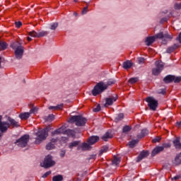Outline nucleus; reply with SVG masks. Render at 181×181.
Here are the masks:
<instances>
[{
    "label": "nucleus",
    "instance_id": "f257e3e1",
    "mask_svg": "<svg viewBox=\"0 0 181 181\" xmlns=\"http://www.w3.org/2000/svg\"><path fill=\"white\" fill-rule=\"evenodd\" d=\"M112 84H115V81L114 79H109L107 83L104 82L98 83L92 90L93 95H98V94H101L108 88V86H112Z\"/></svg>",
    "mask_w": 181,
    "mask_h": 181
},
{
    "label": "nucleus",
    "instance_id": "7c9ffc66",
    "mask_svg": "<svg viewBox=\"0 0 181 181\" xmlns=\"http://www.w3.org/2000/svg\"><path fill=\"white\" fill-rule=\"evenodd\" d=\"M6 47H8V44H6V42H5L0 41L1 50H5V49H6Z\"/></svg>",
    "mask_w": 181,
    "mask_h": 181
},
{
    "label": "nucleus",
    "instance_id": "f03ea898",
    "mask_svg": "<svg viewBox=\"0 0 181 181\" xmlns=\"http://www.w3.org/2000/svg\"><path fill=\"white\" fill-rule=\"evenodd\" d=\"M11 47L15 50L16 58L21 60L23 56V47H22V44L19 42H15L11 43Z\"/></svg>",
    "mask_w": 181,
    "mask_h": 181
},
{
    "label": "nucleus",
    "instance_id": "c85d7f7f",
    "mask_svg": "<svg viewBox=\"0 0 181 181\" xmlns=\"http://www.w3.org/2000/svg\"><path fill=\"white\" fill-rule=\"evenodd\" d=\"M62 108H63V104L58 105L57 106H49V110H62Z\"/></svg>",
    "mask_w": 181,
    "mask_h": 181
},
{
    "label": "nucleus",
    "instance_id": "ddd939ff",
    "mask_svg": "<svg viewBox=\"0 0 181 181\" xmlns=\"http://www.w3.org/2000/svg\"><path fill=\"white\" fill-rule=\"evenodd\" d=\"M11 128V124L8 122H0V132L4 133L8 131V129Z\"/></svg>",
    "mask_w": 181,
    "mask_h": 181
},
{
    "label": "nucleus",
    "instance_id": "f704fd0d",
    "mask_svg": "<svg viewBox=\"0 0 181 181\" xmlns=\"http://www.w3.org/2000/svg\"><path fill=\"white\" fill-rule=\"evenodd\" d=\"M29 35L31 36V37H39L38 33L35 32V30L30 32Z\"/></svg>",
    "mask_w": 181,
    "mask_h": 181
},
{
    "label": "nucleus",
    "instance_id": "2eb2a0df",
    "mask_svg": "<svg viewBox=\"0 0 181 181\" xmlns=\"http://www.w3.org/2000/svg\"><path fill=\"white\" fill-rule=\"evenodd\" d=\"M173 144L175 149H181V138L179 136L175 137L173 140Z\"/></svg>",
    "mask_w": 181,
    "mask_h": 181
},
{
    "label": "nucleus",
    "instance_id": "9b49d317",
    "mask_svg": "<svg viewBox=\"0 0 181 181\" xmlns=\"http://www.w3.org/2000/svg\"><path fill=\"white\" fill-rule=\"evenodd\" d=\"M163 80L165 83H172V81H174V83H180L181 78L173 75H168Z\"/></svg>",
    "mask_w": 181,
    "mask_h": 181
},
{
    "label": "nucleus",
    "instance_id": "4468645a",
    "mask_svg": "<svg viewBox=\"0 0 181 181\" xmlns=\"http://www.w3.org/2000/svg\"><path fill=\"white\" fill-rule=\"evenodd\" d=\"M8 124H10V127H12V128H18V127H21V124H19V122L15 120V119L8 117Z\"/></svg>",
    "mask_w": 181,
    "mask_h": 181
},
{
    "label": "nucleus",
    "instance_id": "603ef678",
    "mask_svg": "<svg viewBox=\"0 0 181 181\" xmlns=\"http://www.w3.org/2000/svg\"><path fill=\"white\" fill-rule=\"evenodd\" d=\"M181 176L180 175H176L173 178H172V180H179L180 179Z\"/></svg>",
    "mask_w": 181,
    "mask_h": 181
},
{
    "label": "nucleus",
    "instance_id": "a878e982",
    "mask_svg": "<svg viewBox=\"0 0 181 181\" xmlns=\"http://www.w3.org/2000/svg\"><path fill=\"white\" fill-rule=\"evenodd\" d=\"M175 165H180L181 164V153L176 156L175 158Z\"/></svg>",
    "mask_w": 181,
    "mask_h": 181
},
{
    "label": "nucleus",
    "instance_id": "7ed1b4c3",
    "mask_svg": "<svg viewBox=\"0 0 181 181\" xmlns=\"http://www.w3.org/2000/svg\"><path fill=\"white\" fill-rule=\"evenodd\" d=\"M60 134H64V135H67L68 136H74L76 135V132L71 129L66 130V127L62 126L59 129L52 132V136H56V135H60Z\"/></svg>",
    "mask_w": 181,
    "mask_h": 181
},
{
    "label": "nucleus",
    "instance_id": "6e6552de",
    "mask_svg": "<svg viewBox=\"0 0 181 181\" xmlns=\"http://www.w3.org/2000/svg\"><path fill=\"white\" fill-rule=\"evenodd\" d=\"M28 142H29V135L25 134L21 136L18 140H17L16 144L20 148H25V146H28Z\"/></svg>",
    "mask_w": 181,
    "mask_h": 181
},
{
    "label": "nucleus",
    "instance_id": "dca6fc26",
    "mask_svg": "<svg viewBox=\"0 0 181 181\" xmlns=\"http://www.w3.org/2000/svg\"><path fill=\"white\" fill-rule=\"evenodd\" d=\"M156 39H159L158 37H156V35L152 37H147L145 40L146 45L147 46H151V45L155 42Z\"/></svg>",
    "mask_w": 181,
    "mask_h": 181
},
{
    "label": "nucleus",
    "instance_id": "f3484780",
    "mask_svg": "<svg viewBox=\"0 0 181 181\" xmlns=\"http://www.w3.org/2000/svg\"><path fill=\"white\" fill-rule=\"evenodd\" d=\"M100 141V137L98 136H92L88 139V144L89 145H94L96 142H98Z\"/></svg>",
    "mask_w": 181,
    "mask_h": 181
},
{
    "label": "nucleus",
    "instance_id": "6e6d98bb",
    "mask_svg": "<svg viewBox=\"0 0 181 181\" xmlns=\"http://www.w3.org/2000/svg\"><path fill=\"white\" fill-rule=\"evenodd\" d=\"M65 155H66V151H62L60 153V156H62V158H63Z\"/></svg>",
    "mask_w": 181,
    "mask_h": 181
},
{
    "label": "nucleus",
    "instance_id": "a18cd8bd",
    "mask_svg": "<svg viewBox=\"0 0 181 181\" xmlns=\"http://www.w3.org/2000/svg\"><path fill=\"white\" fill-rule=\"evenodd\" d=\"M53 119H54V115H49L47 118V121H53Z\"/></svg>",
    "mask_w": 181,
    "mask_h": 181
},
{
    "label": "nucleus",
    "instance_id": "37998d69",
    "mask_svg": "<svg viewBox=\"0 0 181 181\" xmlns=\"http://www.w3.org/2000/svg\"><path fill=\"white\" fill-rule=\"evenodd\" d=\"M131 131V127L129 126H125L123 128V132H129Z\"/></svg>",
    "mask_w": 181,
    "mask_h": 181
},
{
    "label": "nucleus",
    "instance_id": "72a5a7b5",
    "mask_svg": "<svg viewBox=\"0 0 181 181\" xmlns=\"http://www.w3.org/2000/svg\"><path fill=\"white\" fill-rule=\"evenodd\" d=\"M119 162H121V160L118 157H115L112 160V165L117 166V165H119Z\"/></svg>",
    "mask_w": 181,
    "mask_h": 181
},
{
    "label": "nucleus",
    "instance_id": "09e8293b",
    "mask_svg": "<svg viewBox=\"0 0 181 181\" xmlns=\"http://www.w3.org/2000/svg\"><path fill=\"white\" fill-rule=\"evenodd\" d=\"M52 173V171H48L47 173H45L43 175L42 177H47L49 176V175H50Z\"/></svg>",
    "mask_w": 181,
    "mask_h": 181
},
{
    "label": "nucleus",
    "instance_id": "680f3d73",
    "mask_svg": "<svg viewBox=\"0 0 181 181\" xmlns=\"http://www.w3.org/2000/svg\"><path fill=\"white\" fill-rule=\"evenodd\" d=\"M74 15H75L76 16H77V13H74Z\"/></svg>",
    "mask_w": 181,
    "mask_h": 181
},
{
    "label": "nucleus",
    "instance_id": "79ce46f5",
    "mask_svg": "<svg viewBox=\"0 0 181 181\" xmlns=\"http://www.w3.org/2000/svg\"><path fill=\"white\" fill-rule=\"evenodd\" d=\"M160 139H162V138H161L160 136L155 137V138L153 139V144H156V142H160Z\"/></svg>",
    "mask_w": 181,
    "mask_h": 181
},
{
    "label": "nucleus",
    "instance_id": "b1692460",
    "mask_svg": "<svg viewBox=\"0 0 181 181\" xmlns=\"http://www.w3.org/2000/svg\"><path fill=\"white\" fill-rule=\"evenodd\" d=\"M179 47L178 44H175L173 46L170 47L167 49L166 53H172L173 52H175V49H177Z\"/></svg>",
    "mask_w": 181,
    "mask_h": 181
},
{
    "label": "nucleus",
    "instance_id": "20e7f679",
    "mask_svg": "<svg viewBox=\"0 0 181 181\" xmlns=\"http://www.w3.org/2000/svg\"><path fill=\"white\" fill-rule=\"evenodd\" d=\"M49 128L43 129L42 130H39L37 133H35L36 138L35 143L37 144H40L42 141H45L47 136H49Z\"/></svg>",
    "mask_w": 181,
    "mask_h": 181
},
{
    "label": "nucleus",
    "instance_id": "49530a36",
    "mask_svg": "<svg viewBox=\"0 0 181 181\" xmlns=\"http://www.w3.org/2000/svg\"><path fill=\"white\" fill-rule=\"evenodd\" d=\"M30 114H35V112H37V108L33 107L30 110Z\"/></svg>",
    "mask_w": 181,
    "mask_h": 181
},
{
    "label": "nucleus",
    "instance_id": "5fc2aeb1",
    "mask_svg": "<svg viewBox=\"0 0 181 181\" xmlns=\"http://www.w3.org/2000/svg\"><path fill=\"white\" fill-rule=\"evenodd\" d=\"M177 40L181 43V32L179 33V36L177 38Z\"/></svg>",
    "mask_w": 181,
    "mask_h": 181
},
{
    "label": "nucleus",
    "instance_id": "c756f323",
    "mask_svg": "<svg viewBox=\"0 0 181 181\" xmlns=\"http://www.w3.org/2000/svg\"><path fill=\"white\" fill-rule=\"evenodd\" d=\"M63 180V175H55L52 177V181H62Z\"/></svg>",
    "mask_w": 181,
    "mask_h": 181
},
{
    "label": "nucleus",
    "instance_id": "cd10ccee",
    "mask_svg": "<svg viewBox=\"0 0 181 181\" xmlns=\"http://www.w3.org/2000/svg\"><path fill=\"white\" fill-rule=\"evenodd\" d=\"M174 8L176 11H180L181 9V1H177L174 4Z\"/></svg>",
    "mask_w": 181,
    "mask_h": 181
},
{
    "label": "nucleus",
    "instance_id": "ea45409f",
    "mask_svg": "<svg viewBox=\"0 0 181 181\" xmlns=\"http://www.w3.org/2000/svg\"><path fill=\"white\" fill-rule=\"evenodd\" d=\"M136 81H138V78H132L129 80V83H130V84H134L136 83Z\"/></svg>",
    "mask_w": 181,
    "mask_h": 181
},
{
    "label": "nucleus",
    "instance_id": "5701e85b",
    "mask_svg": "<svg viewBox=\"0 0 181 181\" xmlns=\"http://www.w3.org/2000/svg\"><path fill=\"white\" fill-rule=\"evenodd\" d=\"M132 67V62L131 61H126L123 63V69L128 70Z\"/></svg>",
    "mask_w": 181,
    "mask_h": 181
},
{
    "label": "nucleus",
    "instance_id": "bf43d9fd",
    "mask_svg": "<svg viewBox=\"0 0 181 181\" xmlns=\"http://www.w3.org/2000/svg\"><path fill=\"white\" fill-rule=\"evenodd\" d=\"M168 10H165V11H163V13H168Z\"/></svg>",
    "mask_w": 181,
    "mask_h": 181
},
{
    "label": "nucleus",
    "instance_id": "c03bdc74",
    "mask_svg": "<svg viewBox=\"0 0 181 181\" xmlns=\"http://www.w3.org/2000/svg\"><path fill=\"white\" fill-rule=\"evenodd\" d=\"M101 110L100 105H98L96 107L93 109V112H98Z\"/></svg>",
    "mask_w": 181,
    "mask_h": 181
},
{
    "label": "nucleus",
    "instance_id": "c9c22d12",
    "mask_svg": "<svg viewBox=\"0 0 181 181\" xmlns=\"http://www.w3.org/2000/svg\"><path fill=\"white\" fill-rule=\"evenodd\" d=\"M107 151H108V146H105L100 151L99 155H102L103 153H105V152H107Z\"/></svg>",
    "mask_w": 181,
    "mask_h": 181
},
{
    "label": "nucleus",
    "instance_id": "bb28decb",
    "mask_svg": "<svg viewBox=\"0 0 181 181\" xmlns=\"http://www.w3.org/2000/svg\"><path fill=\"white\" fill-rule=\"evenodd\" d=\"M139 142V140L136 139V140H132L131 141L129 142V148H134L135 145Z\"/></svg>",
    "mask_w": 181,
    "mask_h": 181
},
{
    "label": "nucleus",
    "instance_id": "0eeeda50",
    "mask_svg": "<svg viewBox=\"0 0 181 181\" xmlns=\"http://www.w3.org/2000/svg\"><path fill=\"white\" fill-rule=\"evenodd\" d=\"M156 37H158V39H162V43L163 45H166V43H168V40H172L173 39V35H170L168 33L163 34V33L160 32L156 34Z\"/></svg>",
    "mask_w": 181,
    "mask_h": 181
},
{
    "label": "nucleus",
    "instance_id": "4be33fe9",
    "mask_svg": "<svg viewBox=\"0 0 181 181\" xmlns=\"http://www.w3.org/2000/svg\"><path fill=\"white\" fill-rule=\"evenodd\" d=\"M18 117L21 119L26 120L28 119V118H29V117H30V112H23V113H21Z\"/></svg>",
    "mask_w": 181,
    "mask_h": 181
},
{
    "label": "nucleus",
    "instance_id": "58836bf2",
    "mask_svg": "<svg viewBox=\"0 0 181 181\" xmlns=\"http://www.w3.org/2000/svg\"><path fill=\"white\" fill-rule=\"evenodd\" d=\"M48 34H49V33H47V31H41V32L38 33V37H42L43 36H46Z\"/></svg>",
    "mask_w": 181,
    "mask_h": 181
},
{
    "label": "nucleus",
    "instance_id": "1a4fd4ad",
    "mask_svg": "<svg viewBox=\"0 0 181 181\" xmlns=\"http://www.w3.org/2000/svg\"><path fill=\"white\" fill-rule=\"evenodd\" d=\"M146 101L148 103L150 110H152V111L156 110V108H158V100L153 97H148L146 98Z\"/></svg>",
    "mask_w": 181,
    "mask_h": 181
},
{
    "label": "nucleus",
    "instance_id": "f8f14e48",
    "mask_svg": "<svg viewBox=\"0 0 181 181\" xmlns=\"http://www.w3.org/2000/svg\"><path fill=\"white\" fill-rule=\"evenodd\" d=\"M117 100H118V95H117L109 96L105 99V107H110V105H112V104H114Z\"/></svg>",
    "mask_w": 181,
    "mask_h": 181
},
{
    "label": "nucleus",
    "instance_id": "e2e57ef3",
    "mask_svg": "<svg viewBox=\"0 0 181 181\" xmlns=\"http://www.w3.org/2000/svg\"><path fill=\"white\" fill-rule=\"evenodd\" d=\"M1 58L0 57V66H1Z\"/></svg>",
    "mask_w": 181,
    "mask_h": 181
},
{
    "label": "nucleus",
    "instance_id": "de8ad7c7",
    "mask_svg": "<svg viewBox=\"0 0 181 181\" xmlns=\"http://www.w3.org/2000/svg\"><path fill=\"white\" fill-rule=\"evenodd\" d=\"M162 146H163V149H165V148H170V144H169V143L164 144H163Z\"/></svg>",
    "mask_w": 181,
    "mask_h": 181
},
{
    "label": "nucleus",
    "instance_id": "a19ab883",
    "mask_svg": "<svg viewBox=\"0 0 181 181\" xmlns=\"http://www.w3.org/2000/svg\"><path fill=\"white\" fill-rule=\"evenodd\" d=\"M137 60H138V63L139 64H142L145 63V58H144V57H139L137 59Z\"/></svg>",
    "mask_w": 181,
    "mask_h": 181
},
{
    "label": "nucleus",
    "instance_id": "13d9d810",
    "mask_svg": "<svg viewBox=\"0 0 181 181\" xmlns=\"http://www.w3.org/2000/svg\"><path fill=\"white\" fill-rule=\"evenodd\" d=\"M3 135H4V134L0 133V141H1V139Z\"/></svg>",
    "mask_w": 181,
    "mask_h": 181
},
{
    "label": "nucleus",
    "instance_id": "e433bc0d",
    "mask_svg": "<svg viewBox=\"0 0 181 181\" xmlns=\"http://www.w3.org/2000/svg\"><path fill=\"white\" fill-rule=\"evenodd\" d=\"M122 118H124V114L120 113L115 117V119L116 122H118V121H121V119H122Z\"/></svg>",
    "mask_w": 181,
    "mask_h": 181
},
{
    "label": "nucleus",
    "instance_id": "aec40b11",
    "mask_svg": "<svg viewBox=\"0 0 181 181\" xmlns=\"http://www.w3.org/2000/svg\"><path fill=\"white\" fill-rule=\"evenodd\" d=\"M149 155V153L148 151H142L140 153L139 156L137 157L136 162H141L144 159V158H146Z\"/></svg>",
    "mask_w": 181,
    "mask_h": 181
},
{
    "label": "nucleus",
    "instance_id": "6ab92c4d",
    "mask_svg": "<svg viewBox=\"0 0 181 181\" xmlns=\"http://www.w3.org/2000/svg\"><path fill=\"white\" fill-rule=\"evenodd\" d=\"M57 142V139H52L51 142L48 143L46 146V149L48 151H52V149H54V144Z\"/></svg>",
    "mask_w": 181,
    "mask_h": 181
},
{
    "label": "nucleus",
    "instance_id": "8fccbe9b",
    "mask_svg": "<svg viewBox=\"0 0 181 181\" xmlns=\"http://www.w3.org/2000/svg\"><path fill=\"white\" fill-rule=\"evenodd\" d=\"M88 9V7L83 8V9L82 10V15H86V13H87Z\"/></svg>",
    "mask_w": 181,
    "mask_h": 181
},
{
    "label": "nucleus",
    "instance_id": "4d7b16f0",
    "mask_svg": "<svg viewBox=\"0 0 181 181\" xmlns=\"http://www.w3.org/2000/svg\"><path fill=\"white\" fill-rule=\"evenodd\" d=\"M28 42H30V40H32V38H30V37H28Z\"/></svg>",
    "mask_w": 181,
    "mask_h": 181
},
{
    "label": "nucleus",
    "instance_id": "2f4dec72",
    "mask_svg": "<svg viewBox=\"0 0 181 181\" xmlns=\"http://www.w3.org/2000/svg\"><path fill=\"white\" fill-rule=\"evenodd\" d=\"M148 134H149V131H148V129H143L141 130V136H138V138H144V136H146Z\"/></svg>",
    "mask_w": 181,
    "mask_h": 181
},
{
    "label": "nucleus",
    "instance_id": "39448f33",
    "mask_svg": "<svg viewBox=\"0 0 181 181\" xmlns=\"http://www.w3.org/2000/svg\"><path fill=\"white\" fill-rule=\"evenodd\" d=\"M69 122H71V124L75 122L77 127H83V125H86V122H87V119L81 115L71 116L69 120Z\"/></svg>",
    "mask_w": 181,
    "mask_h": 181
},
{
    "label": "nucleus",
    "instance_id": "9d476101",
    "mask_svg": "<svg viewBox=\"0 0 181 181\" xmlns=\"http://www.w3.org/2000/svg\"><path fill=\"white\" fill-rule=\"evenodd\" d=\"M163 70V62L161 61L156 62V68L153 69V76H158L160 74V71Z\"/></svg>",
    "mask_w": 181,
    "mask_h": 181
},
{
    "label": "nucleus",
    "instance_id": "4c0bfd02",
    "mask_svg": "<svg viewBox=\"0 0 181 181\" xmlns=\"http://www.w3.org/2000/svg\"><path fill=\"white\" fill-rule=\"evenodd\" d=\"M59 24L57 23H53L51 24L49 29H51V30H56Z\"/></svg>",
    "mask_w": 181,
    "mask_h": 181
},
{
    "label": "nucleus",
    "instance_id": "a211bd4d",
    "mask_svg": "<svg viewBox=\"0 0 181 181\" xmlns=\"http://www.w3.org/2000/svg\"><path fill=\"white\" fill-rule=\"evenodd\" d=\"M78 149H81V151H90L91 149V144L89 143H83L78 147Z\"/></svg>",
    "mask_w": 181,
    "mask_h": 181
},
{
    "label": "nucleus",
    "instance_id": "864d4df0",
    "mask_svg": "<svg viewBox=\"0 0 181 181\" xmlns=\"http://www.w3.org/2000/svg\"><path fill=\"white\" fill-rule=\"evenodd\" d=\"M168 18L165 17V18H163L160 21V23H163V22H166V21H168Z\"/></svg>",
    "mask_w": 181,
    "mask_h": 181
},
{
    "label": "nucleus",
    "instance_id": "052dcab7",
    "mask_svg": "<svg viewBox=\"0 0 181 181\" xmlns=\"http://www.w3.org/2000/svg\"><path fill=\"white\" fill-rule=\"evenodd\" d=\"M179 127H181V121L179 122Z\"/></svg>",
    "mask_w": 181,
    "mask_h": 181
},
{
    "label": "nucleus",
    "instance_id": "423d86ee",
    "mask_svg": "<svg viewBox=\"0 0 181 181\" xmlns=\"http://www.w3.org/2000/svg\"><path fill=\"white\" fill-rule=\"evenodd\" d=\"M54 165H56V162L53 160L52 156L50 155L47 156L45 158L44 161L40 163V166L45 169H47V168H52V166H54Z\"/></svg>",
    "mask_w": 181,
    "mask_h": 181
},
{
    "label": "nucleus",
    "instance_id": "393cba45",
    "mask_svg": "<svg viewBox=\"0 0 181 181\" xmlns=\"http://www.w3.org/2000/svg\"><path fill=\"white\" fill-rule=\"evenodd\" d=\"M110 138H112V134H111V133L110 132H106L103 136H102V139L105 141H108V139H110Z\"/></svg>",
    "mask_w": 181,
    "mask_h": 181
},
{
    "label": "nucleus",
    "instance_id": "473e14b6",
    "mask_svg": "<svg viewBox=\"0 0 181 181\" xmlns=\"http://www.w3.org/2000/svg\"><path fill=\"white\" fill-rule=\"evenodd\" d=\"M78 144L80 143L79 141H77L71 142V144H69L70 149H73L74 147L77 146Z\"/></svg>",
    "mask_w": 181,
    "mask_h": 181
},
{
    "label": "nucleus",
    "instance_id": "3c124183",
    "mask_svg": "<svg viewBox=\"0 0 181 181\" xmlns=\"http://www.w3.org/2000/svg\"><path fill=\"white\" fill-rule=\"evenodd\" d=\"M15 25H16V28H19L20 26H22V22H21V21L16 22Z\"/></svg>",
    "mask_w": 181,
    "mask_h": 181
},
{
    "label": "nucleus",
    "instance_id": "412c9836",
    "mask_svg": "<svg viewBox=\"0 0 181 181\" xmlns=\"http://www.w3.org/2000/svg\"><path fill=\"white\" fill-rule=\"evenodd\" d=\"M162 151H163V146L156 147L151 153V156H155V155H158V153H159V152H162Z\"/></svg>",
    "mask_w": 181,
    "mask_h": 181
}]
</instances>
